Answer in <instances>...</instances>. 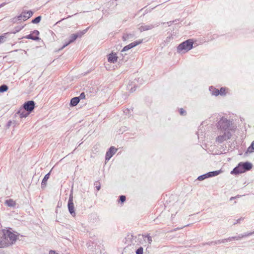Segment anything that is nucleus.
Here are the masks:
<instances>
[{
  "instance_id": "7ed1b4c3",
  "label": "nucleus",
  "mask_w": 254,
  "mask_h": 254,
  "mask_svg": "<svg viewBox=\"0 0 254 254\" xmlns=\"http://www.w3.org/2000/svg\"><path fill=\"white\" fill-rule=\"evenodd\" d=\"M231 136V133L229 130H218V135L216 138V141L219 143H222L230 139Z\"/></svg>"
},
{
  "instance_id": "4468645a",
  "label": "nucleus",
  "mask_w": 254,
  "mask_h": 254,
  "mask_svg": "<svg viewBox=\"0 0 254 254\" xmlns=\"http://www.w3.org/2000/svg\"><path fill=\"white\" fill-rule=\"evenodd\" d=\"M242 166L244 169H245V172L247 170H250L252 168V165L251 163L246 162L243 164H241Z\"/></svg>"
},
{
  "instance_id": "2f4dec72",
  "label": "nucleus",
  "mask_w": 254,
  "mask_h": 254,
  "mask_svg": "<svg viewBox=\"0 0 254 254\" xmlns=\"http://www.w3.org/2000/svg\"><path fill=\"white\" fill-rule=\"evenodd\" d=\"M120 199L122 202H124L126 200V196L124 195H121Z\"/></svg>"
},
{
  "instance_id": "c9c22d12",
  "label": "nucleus",
  "mask_w": 254,
  "mask_h": 254,
  "mask_svg": "<svg viewBox=\"0 0 254 254\" xmlns=\"http://www.w3.org/2000/svg\"><path fill=\"white\" fill-rule=\"evenodd\" d=\"M252 234V233H249V234H245V235H243V236H242L241 237H239V238L240 239V238H242V237H246V236H249V235H251Z\"/></svg>"
},
{
  "instance_id": "423d86ee",
  "label": "nucleus",
  "mask_w": 254,
  "mask_h": 254,
  "mask_svg": "<svg viewBox=\"0 0 254 254\" xmlns=\"http://www.w3.org/2000/svg\"><path fill=\"white\" fill-rule=\"evenodd\" d=\"M86 31L87 30L86 29L84 31H80L77 33L72 34L70 37V40L63 46V47L62 48V49H64L68 45L74 42L78 37H81L83 35H84L86 33Z\"/></svg>"
},
{
  "instance_id": "c756f323",
  "label": "nucleus",
  "mask_w": 254,
  "mask_h": 254,
  "mask_svg": "<svg viewBox=\"0 0 254 254\" xmlns=\"http://www.w3.org/2000/svg\"><path fill=\"white\" fill-rule=\"evenodd\" d=\"M130 49V48L129 47V46L128 45L124 47L122 52L127 51L129 50Z\"/></svg>"
},
{
  "instance_id": "e433bc0d",
  "label": "nucleus",
  "mask_w": 254,
  "mask_h": 254,
  "mask_svg": "<svg viewBox=\"0 0 254 254\" xmlns=\"http://www.w3.org/2000/svg\"><path fill=\"white\" fill-rule=\"evenodd\" d=\"M49 254H58V253H56V252L54 251H50L49 252Z\"/></svg>"
},
{
  "instance_id": "412c9836",
  "label": "nucleus",
  "mask_w": 254,
  "mask_h": 254,
  "mask_svg": "<svg viewBox=\"0 0 254 254\" xmlns=\"http://www.w3.org/2000/svg\"><path fill=\"white\" fill-rule=\"evenodd\" d=\"M144 241L148 242V244H151L152 242V238L149 236H145Z\"/></svg>"
},
{
  "instance_id": "4be33fe9",
  "label": "nucleus",
  "mask_w": 254,
  "mask_h": 254,
  "mask_svg": "<svg viewBox=\"0 0 254 254\" xmlns=\"http://www.w3.org/2000/svg\"><path fill=\"white\" fill-rule=\"evenodd\" d=\"M8 89V87L5 85H2L0 86V92H3L6 91Z\"/></svg>"
},
{
  "instance_id": "f03ea898",
  "label": "nucleus",
  "mask_w": 254,
  "mask_h": 254,
  "mask_svg": "<svg viewBox=\"0 0 254 254\" xmlns=\"http://www.w3.org/2000/svg\"><path fill=\"white\" fill-rule=\"evenodd\" d=\"M192 41L191 40H188L178 46L177 52L179 53H185L192 49Z\"/></svg>"
},
{
  "instance_id": "5701e85b",
  "label": "nucleus",
  "mask_w": 254,
  "mask_h": 254,
  "mask_svg": "<svg viewBox=\"0 0 254 254\" xmlns=\"http://www.w3.org/2000/svg\"><path fill=\"white\" fill-rule=\"evenodd\" d=\"M219 171H214V172H209V173H207V174L208 175V177H210L217 176L219 174Z\"/></svg>"
},
{
  "instance_id": "ea45409f",
  "label": "nucleus",
  "mask_w": 254,
  "mask_h": 254,
  "mask_svg": "<svg viewBox=\"0 0 254 254\" xmlns=\"http://www.w3.org/2000/svg\"><path fill=\"white\" fill-rule=\"evenodd\" d=\"M123 38L125 40H126V38H125V37H123Z\"/></svg>"
},
{
  "instance_id": "6e6552de",
  "label": "nucleus",
  "mask_w": 254,
  "mask_h": 254,
  "mask_svg": "<svg viewBox=\"0 0 254 254\" xmlns=\"http://www.w3.org/2000/svg\"><path fill=\"white\" fill-rule=\"evenodd\" d=\"M35 103L33 101H29L23 105V108L29 113L32 112L34 109Z\"/></svg>"
},
{
  "instance_id": "ddd939ff",
  "label": "nucleus",
  "mask_w": 254,
  "mask_h": 254,
  "mask_svg": "<svg viewBox=\"0 0 254 254\" xmlns=\"http://www.w3.org/2000/svg\"><path fill=\"white\" fill-rule=\"evenodd\" d=\"M30 113L26 111L24 108L20 109L17 112V114L19 115L20 118H26Z\"/></svg>"
},
{
  "instance_id": "58836bf2",
  "label": "nucleus",
  "mask_w": 254,
  "mask_h": 254,
  "mask_svg": "<svg viewBox=\"0 0 254 254\" xmlns=\"http://www.w3.org/2000/svg\"><path fill=\"white\" fill-rule=\"evenodd\" d=\"M100 187H97V189L98 190H100Z\"/></svg>"
},
{
  "instance_id": "f8f14e48",
  "label": "nucleus",
  "mask_w": 254,
  "mask_h": 254,
  "mask_svg": "<svg viewBox=\"0 0 254 254\" xmlns=\"http://www.w3.org/2000/svg\"><path fill=\"white\" fill-rule=\"evenodd\" d=\"M245 172V169H243L241 164H239L238 166L235 168L231 172V174H240Z\"/></svg>"
},
{
  "instance_id": "b1692460",
  "label": "nucleus",
  "mask_w": 254,
  "mask_h": 254,
  "mask_svg": "<svg viewBox=\"0 0 254 254\" xmlns=\"http://www.w3.org/2000/svg\"><path fill=\"white\" fill-rule=\"evenodd\" d=\"M41 19V17L40 16H39L37 17L35 19H33L32 21V22L33 23H35V24L38 23L39 22H40Z\"/></svg>"
},
{
  "instance_id": "1a4fd4ad",
  "label": "nucleus",
  "mask_w": 254,
  "mask_h": 254,
  "mask_svg": "<svg viewBox=\"0 0 254 254\" xmlns=\"http://www.w3.org/2000/svg\"><path fill=\"white\" fill-rule=\"evenodd\" d=\"M117 149L114 147H111L109 150L107 152L106 155V160H109L112 156L116 153Z\"/></svg>"
},
{
  "instance_id": "f257e3e1",
  "label": "nucleus",
  "mask_w": 254,
  "mask_h": 254,
  "mask_svg": "<svg viewBox=\"0 0 254 254\" xmlns=\"http://www.w3.org/2000/svg\"><path fill=\"white\" fill-rule=\"evenodd\" d=\"M18 235L9 230L3 229L0 232V249L5 248L13 245Z\"/></svg>"
},
{
  "instance_id": "9b49d317",
  "label": "nucleus",
  "mask_w": 254,
  "mask_h": 254,
  "mask_svg": "<svg viewBox=\"0 0 254 254\" xmlns=\"http://www.w3.org/2000/svg\"><path fill=\"white\" fill-rule=\"evenodd\" d=\"M118 58L116 53H112L108 55V60L109 62L115 63L117 61Z\"/></svg>"
},
{
  "instance_id": "c85d7f7f",
  "label": "nucleus",
  "mask_w": 254,
  "mask_h": 254,
  "mask_svg": "<svg viewBox=\"0 0 254 254\" xmlns=\"http://www.w3.org/2000/svg\"><path fill=\"white\" fill-rule=\"evenodd\" d=\"M212 94L213 95L217 96L219 94V91L218 89H214Z\"/></svg>"
},
{
  "instance_id": "a878e982",
  "label": "nucleus",
  "mask_w": 254,
  "mask_h": 254,
  "mask_svg": "<svg viewBox=\"0 0 254 254\" xmlns=\"http://www.w3.org/2000/svg\"><path fill=\"white\" fill-rule=\"evenodd\" d=\"M207 177H208V175L207 174H205V175H201L199 177H198V179L200 181H201V180H204V179L207 178Z\"/></svg>"
},
{
  "instance_id": "9d476101",
  "label": "nucleus",
  "mask_w": 254,
  "mask_h": 254,
  "mask_svg": "<svg viewBox=\"0 0 254 254\" xmlns=\"http://www.w3.org/2000/svg\"><path fill=\"white\" fill-rule=\"evenodd\" d=\"M39 34V32L38 30H34L33 31L32 34H29L26 37V38L29 39H32L33 40H38L39 38L37 36Z\"/></svg>"
},
{
  "instance_id": "a211bd4d",
  "label": "nucleus",
  "mask_w": 254,
  "mask_h": 254,
  "mask_svg": "<svg viewBox=\"0 0 254 254\" xmlns=\"http://www.w3.org/2000/svg\"><path fill=\"white\" fill-rule=\"evenodd\" d=\"M152 28V26L151 25H145V26H141L139 27V30L141 32L148 30L149 29H151Z\"/></svg>"
},
{
  "instance_id": "bb28decb",
  "label": "nucleus",
  "mask_w": 254,
  "mask_h": 254,
  "mask_svg": "<svg viewBox=\"0 0 254 254\" xmlns=\"http://www.w3.org/2000/svg\"><path fill=\"white\" fill-rule=\"evenodd\" d=\"M7 33H4L3 35L0 36V43L3 42L6 38L5 35Z\"/></svg>"
},
{
  "instance_id": "39448f33",
  "label": "nucleus",
  "mask_w": 254,
  "mask_h": 254,
  "mask_svg": "<svg viewBox=\"0 0 254 254\" xmlns=\"http://www.w3.org/2000/svg\"><path fill=\"white\" fill-rule=\"evenodd\" d=\"M217 127L219 130H229L230 131V123L225 118H222L218 123Z\"/></svg>"
},
{
  "instance_id": "dca6fc26",
  "label": "nucleus",
  "mask_w": 254,
  "mask_h": 254,
  "mask_svg": "<svg viewBox=\"0 0 254 254\" xmlns=\"http://www.w3.org/2000/svg\"><path fill=\"white\" fill-rule=\"evenodd\" d=\"M79 102V97H74L70 101V105L72 106H76Z\"/></svg>"
},
{
  "instance_id": "7c9ffc66",
  "label": "nucleus",
  "mask_w": 254,
  "mask_h": 254,
  "mask_svg": "<svg viewBox=\"0 0 254 254\" xmlns=\"http://www.w3.org/2000/svg\"><path fill=\"white\" fill-rule=\"evenodd\" d=\"M23 28V26H18L15 28L16 31L14 32L15 33L16 32H19L20 30H21Z\"/></svg>"
},
{
  "instance_id": "f3484780",
  "label": "nucleus",
  "mask_w": 254,
  "mask_h": 254,
  "mask_svg": "<svg viewBox=\"0 0 254 254\" xmlns=\"http://www.w3.org/2000/svg\"><path fill=\"white\" fill-rule=\"evenodd\" d=\"M142 40H139L138 41H134V42L129 44L128 45V46H129V47L131 49V48H133V47H135L136 46L142 43Z\"/></svg>"
},
{
  "instance_id": "6ab92c4d",
  "label": "nucleus",
  "mask_w": 254,
  "mask_h": 254,
  "mask_svg": "<svg viewBox=\"0 0 254 254\" xmlns=\"http://www.w3.org/2000/svg\"><path fill=\"white\" fill-rule=\"evenodd\" d=\"M49 176H50V173H48L47 174H46L45 176L44 179L42 180V187H45V186L46 185L47 181L48 180V179L49 178Z\"/></svg>"
},
{
  "instance_id": "aec40b11",
  "label": "nucleus",
  "mask_w": 254,
  "mask_h": 254,
  "mask_svg": "<svg viewBox=\"0 0 254 254\" xmlns=\"http://www.w3.org/2000/svg\"><path fill=\"white\" fill-rule=\"evenodd\" d=\"M254 152V140L252 143L251 146L248 148L247 152L252 153Z\"/></svg>"
},
{
  "instance_id": "4c0bfd02",
  "label": "nucleus",
  "mask_w": 254,
  "mask_h": 254,
  "mask_svg": "<svg viewBox=\"0 0 254 254\" xmlns=\"http://www.w3.org/2000/svg\"><path fill=\"white\" fill-rule=\"evenodd\" d=\"M4 5H5V3H2V4H1L0 5V7H2V6H4Z\"/></svg>"
},
{
  "instance_id": "473e14b6",
  "label": "nucleus",
  "mask_w": 254,
  "mask_h": 254,
  "mask_svg": "<svg viewBox=\"0 0 254 254\" xmlns=\"http://www.w3.org/2000/svg\"><path fill=\"white\" fill-rule=\"evenodd\" d=\"M186 113L185 111L183 109H181L180 110V113L181 115H184Z\"/></svg>"
},
{
  "instance_id": "2eb2a0df",
  "label": "nucleus",
  "mask_w": 254,
  "mask_h": 254,
  "mask_svg": "<svg viewBox=\"0 0 254 254\" xmlns=\"http://www.w3.org/2000/svg\"><path fill=\"white\" fill-rule=\"evenodd\" d=\"M5 204L9 207H14L16 205V202L13 200L9 199L5 200Z\"/></svg>"
},
{
  "instance_id": "0eeeda50",
  "label": "nucleus",
  "mask_w": 254,
  "mask_h": 254,
  "mask_svg": "<svg viewBox=\"0 0 254 254\" xmlns=\"http://www.w3.org/2000/svg\"><path fill=\"white\" fill-rule=\"evenodd\" d=\"M68 208L70 213L73 216H75V212L74 211V204L73 203V196L72 194L70 195L68 202Z\"/></svg>"
},
{
  "instance_id": "cd10ccee",
  "label": "nucleus",
  "mask_w": 254,
  "mask_h": 254,
  "mask_svg": "<svg viewBox=\"0 0 254 254\" xmlns=\"http://www.w3.org/2000/svg\"><path fill=\"white\" fill-rule=\"evenodd\" d=\"M143 249L142 247L139 248L136 251V254H143Z\"/></svg>"
},
{
  "instance_id": "393cba45",
  "label": "nucleus",
  "mask_w": 254,
  "mask_h": 254,
  "mask_svg": "<svg viewBox=\"0 0 254 254\" xmlns=\"http://www.w3.org/2000/svg\"><path fill=\"white\" fill-rule=\"evenodd\" d=\"M226 91V88H221L220 90H219V94L221 95H225L226 94V93H227V92Z\"/></svg>"
},
{
  "instance_id": "20e7f679",
  "label": "nucleus",
  "mask_w": 254,
  "mask_h": 254,
  "mask_svg": "<svg viewBox=\"0 0 254 254\" xmlns=\"http://www.w3.org/2000/svg\"><path fill=\"white\" fill-rule=\"evenodd\" d=\"M33 15V12L31 10L23 11L19 15L12 18V21L13 23L17 22L18 21H26Z\"/></svg>"
},
{
  "instance_id": "f704fd0d",
  "label": "nucleus",
  "mask_w": 254,
  "mask_h": 254,
  "mask_svg": "<svg viewBox=\"0 0 254 254\" xmlns=\"http://www.w3.org/2000/svg\"><path fill=\"white\" fill-rule=\"evenodd\" d=\"M11 123H12V122L11 121H9L8 122L7 124V127H9L11 126Z\"/></svg>"
},
{
  "instance_id": "72a5a7b5",
  "label": "nucleus",
  "mask_w": 254,
  "mask_h": 254,
  "mask_svg": "<svg viewBox=\"0 0 254 254\" xmlns=\"http://www.w3.org/2000/svg\"><path fill=\"white\" fill-rule=\"evenodd\" d=\"M79 97L81 99H84L85 97V95L84 93L83 92V93H81Z\"/></svg>"
}]
</instances>
